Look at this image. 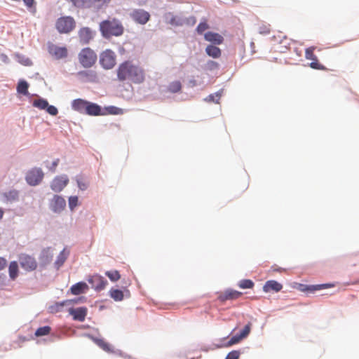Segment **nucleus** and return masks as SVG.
<instances>
[{"label": "nucleus", "mask_w": 359, "mask_h": 359, "mask_svg": "<svg viewBox=\"0 0 359 359\" xmlns=\"http://www.w3.org/2000/svg\"><path fill=\"white\" fill-rule=\"evenodd\" d=\"M119 81L129 80L134 83H142L145 80V72L142 67L137 65L131 60L121 63L116 70Z\"/></svg>", "instance_id": "1"}, {"label": "nucleus", "mask_w": 359, "mask_h": 359, "mask_svg": "<svg viewBox=\"0 0 359 359\" xmlns=\"http://www.w3.org/2000/svg\"><path fill=\"white\" fill-rule=\"evenodd\" d=\"M100 28L103 36L106 38L121 36L124 30L122 24L115 18L102 21L100 24Z\"/></svg>", "instance_id": "2"}, {"label": "nucleus", "mask_w": 359, "mask_h": 359, "mask_svg": "<svg viewBox=\"0 0 359 359\" xmlns=\"http://www.w3.org/2000/svg\"><path fill=\"white\" fill-rule=\"evenodd\" d=\"M79 63L84 68L93 66L97 61V54L90 48H83L78 55Z\"/></svg>", "instance_id": "3"}, {"label": "nucleus", "mask_w": 359, "mask_h": 359, "mask_svg": "<svg viewBox=\"0 0 359 359\" xmlns=\"http://www.w3.org/2000/svg\"><path fill=\"white\" fill-rule=\"evenodd\" d=\"M20 266L27 272L34 271L37 269L38 263L36 259L27 254H20L18 257Z\"/></svg>", "instance_id": "4"}, {"label": "nucleus", "mask_w": 359, "mask_h": 359, "mask_svg": "<svg viewBox=\"0 0 359 359\" xmlns=\"http://www.w3.org/2000/svg\"><path fill=\"white\" fill-rule=\"evenodd\" d=\"M116 56L114 51L107 49L100 56V62L102 67L106 69H112L116 65Z\"/></svg>", "instance_id": "5"}, {"label": "nucleus", "mask_w": 359, "mask_h": 359, "mask_svg": "<svg viewBox=\"0 0 359 359\" xmlns=\"http://www.w3.org/2000/svg\"><path fill=\"white\" fill-rule=\"evenodd\" d=\"M75 27V21L72 17H62L56 22V28L60 33H69Z\"/></svg>", "instance_id": "6"}, {"label": "nucleus", "mask_w": 359, "mask_h": 359, "mask_svg": "<svg viewBox=\"0 0 359 359\" xmlns=\"http://www.w3.org/2000/svg\"><path fill=\"white\" fill-rule=\"evenodd\" d=\"M243 295L241 292L228 288L224 291L217 292V300L222 303L226 301H233L239 299Z\"/></svg>", "instance_id": "7"}, {"label": "nucleus", "mask_w": 359, "mask_h": 359, "mask_svg": "<svg viewBox=\"0 0 359 359\" xmlns=\"http://www.w3.org/2000/svg\"><path fill=\"white\" fill-rule=\"evenodd\" d=\"M43 177V173L40 168H33L27 172L26 181L29 184L35 186L40 183Z\"/></svg>", "instance_id": "8"}, {"label": "nucleus", "mask_w": 359, "mask_h": 359, "mask_svg": "<svg viewBox=\"0 0 359 359\" xmlns=\"http://www.w3.org/2000/svg\"><path fill=\"white\" fill-rule=\"evenodd\" d=\"M130 16L135 22L140 25H145L150 19V14L143 9L133 10Z\"/></svg>", "instance_id": "9"}, {"label": "nucleus", "mask_w": 359, "mask_h": 359, "mask_svg": "<svg viewBox=\"0 0 359 359\" xmlns=\"http://www.w3.org/2000/svg\"><path fill=\"white\" fill-rule=\"evenodd\" d=\"M48 53L57 60L65 58L68 55V50L65 46H58L53 43L48 44Z\"/></svg>", "instance_id": "10"}, {"label": "nucleus", "mask_w": 359, "mask_h": 359, "mask_svg": "<svg viewBox=\"0 0 359 359\" xmlns=\"http://www.w3.org/2000/svg\"><path fill=\"white\" fill-rule=\"evenodd\" d=\"M68 182L67 176H57L51 182L50 187L54 191L60 192L67 185Z\"/></svg>", "instance_id": "11"}, {"label": "nucleus", "mask_w": 359, "mask_h": 359, "mask_svg": "<svg viewBox=\"0 0 359 359\" xmlns=\"http://www.w3.org/2000/svg\"><path fill=\"white\" fill-rule=\"evenodd\" d=\"M50 209L55 212H60L66 207V201L60 196L55 195L50 203Z\"/></svg>", "instance_id": "12"}, {"label": "nucleus", "mask_w": 359, "mask_h": 359, "mask_svg": "<svg viewBox=\"0 0 359 359\" xmlns=\"http://www.w3.org/2000/svg\"><path fill=\"white\" fill-rule=\"evenodd\" d=\"M92 287L96 290H103L107 285V281L101 276L94 275L88 279Z\"/></svg>", "instance_id": "13"}, {"label": "nucleus", "mask_w": 359, "mask_h": 359, "mask_svg": "<svg viewBox=\"0 0 359 359\" xmlns=\"http://www.w3.org/2000/svg\"><path fill=\"white\" fill-rule=\"evenodd\" d=\"M69 313L73 316L74 320L83 322L87 315V309L86 307L70 309Z\"/></svg>", "instance_id": "14"}, {"label": "nucleus", "mask_w": 359, "mask_h": 359, "mask_svg": "<svg viewBox=\"0 0 359 359\" xmlns=\"http://www.w3.org/2000/svg\"><path fill=\"white\" fill-rule=\"evenodd\" d=\"M283 285L280 283L277 282L276 280H268L265 283L263 290L265 292H269L271 291L274 292H279L282 290Z\"/></svg>", "instance_id": "15"}, {"label": "nucleus", "mask_w": 359, "mask_h": 359, "mask_svg": "<svg viewBox=\"0 0 359 359\" xmlns=\"http://www.w3.org/2000/svg\"><path fill=\"white\" fill-rule=\"evenodd\" d=\"M204 38L206 41L217 45L222 44L224 41V38L222 35L212 32H206L204 35Z\"/></svg>", "instance_id": "16"}, {"label": "nucleus", "mask_w": 359, "mask_h": 359, "mask_svg": "<svg viewBox=\"0 0 359 359\" xmlns=\"http://www.w3.org/2000/svg\"><path fill=\"white\" fill-rule=\"evenodd\" d=\"M101 111V107L98 104L88 102L84 114L90 116H100L103 114Z\"/></svg>", "instance_id": "17"}, {"label": "nucleus", "mask_w": 359, "mask_h": 359, "mask_svg": "<svg viewBox=\"0 0 359 359\" xmlns=\"http://www.w3.org/2000/svg\"><path fill=\"white\" fill-rule=\"evenodd\" d=\"M88 289V285L84 282H79L73 285L71 288V292L72 294L79 295L84 293Z\"/></svg>", "instance_id": "18"}, {"label": "nucleus", "mask_w": 359, "mask_h": 359, "mask_svg": "<svg viewBox=\"0 0 359 359\" xmlns=\"http://www.w3.org/2000/svg\"><path fill=\"white\" fill-rule=\"evenodd\" d=\"M79 36L83 43H88L93 38V34L89 28L83 27L79 30Z\"/></svg>", "instance_id": "19"}, {"label": "nucleus", "mask_w": 359, "mask_h": 359, "mask_svg": "<svg viewBox=\"0 0 359 359\" xmlns=\"http://www.w3.org/2000/svg\"><path fill=\"white\" fill-rule=\"evenodd\" d=\"M88 101L82 99H76L72 103V109L80 113H85Z\"/></svg>", "instance_id": "20"}, {"label": "nucleus", "mask_w": 359, "mask_h": 359, "mask_svg": "<svg viewBox=\"0 0 359 359\" xmlns=\"http://www.w3.org/2000/svg\"><path fill=\"white\" fill-rule=\"evenodd\" d=\"M206 53L213 58H219L222 55L221 49L212 45H208L205 48Z\"/></svg>", "instance_id": "21"}, {"label": "nucleus", "mask_w": 359, "mask_h": 359, "mask_svg": "<svg viewBox=\"0 0 359 359\" xmlns=\"http://www.w3.org/2000/svg\"><path fill=\"white\" fill-rule=\"evenodd\" d=\"M19 269L17 262H11L8 266L9 277L11 280H14L18 276Z\"/></svg>", "instance_id": "22"}, {"label": "nucleus", "mask_w": 359, "mask_h": 359, "mask_svg": "<svg viewBox=\"0 0 359 359\" xmlns=\"http://www.w3.org/2000/svg\"><path fill=\"white\" fill-rule=\"evenodd\" d=\"M92 339L93 341L104 351L108 353L113 352L111 345L103 339H98L95 337H93Z\"/></svg>", "instance_id": "23"}, {"label": "nucleus", "mask_w": 359, "mask_h": 359, "mask_svg": "<svg viewBox=\"0 0 359 359\" xmlns=\"http://www.w3.org/2000/svg\"><path fill=\"white\" fill-rule=\"evenodd\" d=\"M110 297L116 302L122 301L124 297L123 291L118 289H111L109 291Z\"/></svg>", "instance_id": "24"}, {"label": "nucleus", "mask_w": 359, "mask_h": 359, "mask_svg": "<svg viewBox=\"0 0 359 359\" xmlns=\"http://www.w3.org/2000/svg\"><path fill=\"white\" fill-rule=\"evenodd\" d=\"M69 255V252L66 251L65 249H64L60 255L57 256V260L55 261V266L57 268H60L65 262V260L67 258V256Z\"/></svg>", "instance_id": "25"}, {"label": "nucleus", "mask_w": 359, "mask_h": 359, "mask_svg": "<svg viewBox=\"0 0 359 359\" xmlns=\"http://www.w3.org/2000/svg\"><path fill=\"white\" fill-rule=\"evenodd\" d=\"M76 181L79 189L82 191L87 189L88 187V182L84 177L81 175L76 176Z\"/></svg>", "instance_id": "26"}, {"label": "nucleus", "mask_w": 359, "mask_h": 359, "mask_svg": "<svg viewBox=\"0 0 359 359\" xmlns=\"http://www.w3.org/2000/svg\"><path fill=\"white\" fill-rule=\"evenodd\" d=\"M28 87L29 85L27 81H21L18 84L17 90L19 93L26 95L28 94Z\"/></svg>", "instance_id": "27"}, {"label": "nucleus", "mask_w": 359, "mask_h": 359, "mask_svg": "<svg viewBox=\"0 0 359 359\" xmlns=\"http://www.w3.org/2000/svg\"><path fill=\"white\" fill-rule=\"evenodd\" d=\"M238 285L241 289H252L255 283L250 279H243L238 282Z\"/></svg>", "instance_id": "28"}, {"label": "nucleus", "mask_w": 359, "mask_h": 359, "mask_svg": "<svg viewBox=\"0 0 359 359\" xmlns=\"http://www.w3.org/2000/svg\"><path fill=\"white\" fill-rule=\"evenodd\" d=\"M331 286L332 285H329V284L315 285L306 286L305 288L302 289V291L314 292L316 290H319L327 288V287H329Z\"/></svg>", "instance_id": "29"}, {"label": "nucleus", "mask_w": 359, "mask_h": 359, "mask_svg": "<svg viewBox=\"0 0 359 359\" xmlns=\"http://www.w3.org/2000/svg\"><path fill=\"white\" fill-rule=\"evenodd\" d=\"M182 89V84L179 81H175L170 83L168 86V90L171 93H178Z\"/></svg>", "instance_id": "30"}, {"label": "nucleus", "mask_w": 359, "mask_h": 359, "mask_svg": "<svg viewBox=\"0 0 359 359\" xmlns=\"http://www.w3.org/2000/svg\"><path fill=\"white\" fill-rule=\"evenodd\" d=\"M48 105V101L44 99H38L33 102V106L39 108V109H46Z\"/></svg>", "instance_id": "31"}, {"label": "nucleus", "mask_w": 359, "mask_h": 359, "mask_svg": "<svg viewBox=\"0 0 359 359\" xmlns=\"http://www.w3.org/2000/svg\"><path fill=\"white\" fill-rule=\"evenodd\" d=\"M51 330L50 326H43L38 328L35 332L36 337H42L48 335Z\"/></svg>", "instance_id": "32"}, {"label": "nucleus", "mask_w": 359, "mask_h": 359, "mask_svg": "<svg viewBox=\"0 0 359 359\" xmlns=\"http://www.w3.org/2000/svg\"><path fill=\"white\" fill-rule=\"evenodd\" d=\"M105 274L113 282L117 281L121 278L119 272L116 270L111 271H107L105 273Z\"/></svg>", "instance_id": "33"}, {"label": "nucleus", "mask_w": 359, "mask_h": 359, "mask_svg": "<svg viewBox=\"0 0 359 359\" xmlns=\"http://www.w3.org/2000/svg\"><path fill=\"white\" fill-rule=\"evenodd\" d=\"M314 47H309L305 50V57L310 60H316L317 57L314 54Z\"/></svg>", "instance_id": "34"}, {"label": "nucleus", "mask_w": 359, "mask_h": 359, "mask_svg": "<svg viewBox=\"0 0 359 359\" xmlns=\"http://www.w3.org/2000/svg\"><path fill=\"white\" fill-rule=\"evenodd\" d=\"M74 6L78 8H86L89 6V0H69Z\"/></svg>", "instance_id": "35"}, {"label": "nucleus", "mask_w": 359, "mask_h": 359, "mask_svg": "<svg viewBox=\"0 0 359 359\" xmlns=\"http://www.w3.org/2000/svg\"><path fill=\"white\" fill-rule=\"evenodd\" d=\"M106 110L109 114L116 115L123 114V110L121 109L114 106L107 107Z\"/></svg>", "instance_id": "36"}, {"label": "nucleus", "mask_w": 359, "mask_h": 359, "mask_svg": "<svg viewBox=\"0 0 359 359\" xmlns=\"http://www.w3.org/2000/svg\"><path fill=\"white\" fill-rule=\"evenodd\" d=\"M251 326H252V324L250 323H248L245 327L243 329V330L241 332V333L239 334L240 337L242 338V339H244L245 338L250 332V330H251Z\"/></svg>", "instance_id": "37"}, {"label": "nucleus", "mask_w": 359, "mask_h": 359, "mask_svg": "<svg viewBox=\"0 0 359 359\" xmlns=\"http://www.w3.org/2000/svg\"><path fill=\"white\" fill-rule=\"evenodd\" d=\"M309 66L312 69H318V70L325 69V67L318 62V58H316V60H312V62L310 63Z\"/></svg>", "instance_id": "38"}, {"label": "nucleus", "mask_w": 359, "mask_h": 359, "mask_svg": "<svg viewBox=\"0 0 359 359\" xmlns=\"http://www.w3.org/2000/svg\"><path fill=\"white\" fill-rule=\"evenodd\" d=\"M78 197L76 196H72L69 198V208L72 210L75 207L78 205Z\"/></svg>", "instance_id": "39"}, {"label": "nucleus", "mask_w": 359, "mask_h": 359, "mask_svg": "<svg viewBox=\"0 0 359 359\" xmlns=\"http://www.w3.org/2000/svg\"><path fill=\"white\" fill-rule=\"evenodd\" d=\"M208 29V25L206 20L201 22L196 28V31L198 34H201L204 31Z\"/></svg>", "instance_id": "40"}, {"label": "nucleus", "mask_w": 359, "mask_h": 359, "mask_svg": "<svg viewBox=\"0 0 359 359\" xmlns=\"http://www.w3.org/2000/svg\"><path fill=\"white\" fill-rule=\"evenodd\" d=\"M240 355L239 351H232L227 354L225 359H239Z\"/></svg>", "instance_id": "41"}, {"label": "nucleus", "mask_w": 359, "mask_h": 359, "mask_svg": "<svg viewBox=\"0 0 359 359\" xmlns=\"http://www.w3.org/2000/svg\"><path fill=\"white\" fill-rule=\"evenodd\" d=\"M241 339H243L240 337L239 334L233 336L228 341L226 346H232L233 344H236L238 343Z\"/></svg>", "instance_id": "42"}, {"label": "nucleus", "mask_w": 359, "mask_h": 359, "mask_svg": "<svg viewBox=\"0 0 359 359\" xmlns=\"http://www.w3.org/2000/svg\"><path fill=\"white\" fill-rule=\"evenodd\" d=\"M23 2L28 8H32L33 13L36 12L35 1L34 0H23Z\"/></svg>", "instance_id": "43"}, {"label": "nucleus", "mask_w": 359, "mask_h": 359, "mask_svg": "<svg viewBox=\"0 0 359 359\" xmlns=\"http://www.w3.org/2000/svg\"><path fill=\"white\" fill-rule=\"evenodd\" d=\"M46 109V111L52 116H56L58 113L57 109L53 105L48 104Z\"/></svg>", "instance_id": "44"}, {"label": "nucleus", "mask_w": 359, "mask_h": 359, "mask_svg": "<svg viewBox=\"0 0 359 359\" xmlns=\"http://www.w3.org/2000/svg\"><path fill=\"white\" fill-rule=\"evenodd\" d=\"M219 67V65L217 62L210 60L207 62V67L210 70H214L217 69Z\"/></svg>", "instance_id": "45"}, {"label": "nucleus", "mask_w": 359, "mask_h": 359, "mask_svg": "<svg viewBox=\"0 0 359 359\" xmlns=\"http://www.w3.org/2000/svg\"><path fill=\"white\" fill-rule=\"evenodd\" d=\"M5 195L9 199L15 200L18 198V194L16 191H11Z\"/></svg>", "instance_id": "46"}, {"label": "nucleus", "mask_w": 359, "mask_h": 359, "mask_svg": "<svg viewBox=\"0 0 359 359\" xmlns=\"http://www.w3.org/2000/svg\"><path fill=\"white\" fill-rule=\"evenodd\" d=\"M7 265V261L5 258L0 257V271L5 269Z\"/></svg>", "instance_id": "47"}, {"label": "nucleus", "mask_w": 359, "mask_h": 359, "mask_svg": "<svg viewBox=\"0 0 359 359\" xmlns=\"http://www.w3.org/2000/svg\"><path fill=\"white\" fill-rule=\"evenodd\" d=\"M110 0H92L93 3L97 4L99 5H103L109 2Z\"/></svg>", "instance_id": "48"}, {"label": "nucleus", "mask_w": 359, "mask_h": 359, "mask_svg": "<svg viewBox=\"0 0 359 359\" xmlns=\"http://www.w3.org/2000/svg\"><path fill=\"white\" fill-rule=\"evenodd\" d=\"M58 163H59V159L57 158L53 162L52 166L50 168V170H51L52 171L54 172L55 170V168L57 166Z\"/></svg>", "instance_id": "49"}, {"label": "nucleus", "mask_w": 359, "mask_h": 359, "mask_svg": "<svg viewBox=\"0 0 359 359\" xmlns=\"http://www.w3.org/2000/svg\"><path fill=\"white\" fill-rule=\"evenodd\" d=\"M31 64H32V62L30 61L29 59H26L23 62V65H30Z\"/></svg>", "instance_id": "50"}, {"label": "nucleus", "mask_w": 359, "mask_h": 359, "mask_svg": "<svg viewBox=\"0 0 359 359\" xmlns=\"http://www.w3.org/2000/svg\"><path fill=\"white\" fill-rule=\"evenodd\" d=\"M4 214V210L1 208H0V219H2Z\"/></svg>", "instance_id": "51"}, {"label": "nucleus", "mask_w": 359, "mask_h": 359, "mask_svg": "<svg viewBox=\"0 0 359 359\" xmlns=\"http://www.w3.org/2000/svg\"><path fill=\"white\" fill-rule=\"evenodd\" d=\"M209 99H210V100H212V101H214V96H213L212 95H210L209 96Z\"/></svg>", "instance_id": "52"}, {"label": "nucleus", "mask_w": 359, "mask_h": 359, "mask_svg": "<svg viewBox=\"0 0 359 359\" xmlns=\"http://www.w3.org/2000/svg\"><path fill=\"white\" fill-rule=\"evenodd\" d=\"M217 100L216 101V102H217V101L219 100V98H220V95H219V94H217Z\"/></svg>", "instance_id": "53"}]
</instances>
